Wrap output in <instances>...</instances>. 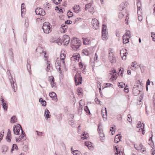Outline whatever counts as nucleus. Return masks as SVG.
<instances>
[{"mask_svg": "<svg viewBox=\"0 0 155 155\" xmlns=\"http://www.w3.org/2000/svg\"><path fill=\"white\" fill-rule=\"evenodd\" d=\"M20 129L21 130V135L19 137V139L21 140L23 137L25 136V134L23 131V130L21 128V125L19 124H18L15 125V127H14L13 131L14 134L16 135L19 134V133L20 131Z\"/></svg>", "mask_w": 155, "mask_h": 155, "instance_id": "obj_1", "label": "nucleus"}, {"mask_svg": "<svg viewBox=\"0 0 155 155\" xmlns=\"http://www.w3.org/2000/svg\"><path fill=\"white\" fill-rule=\"evenodd\" d=\"M42 28L45 33L49 34L52 31V25L49 23L45 22L43 23Z\"/></svg>", "mask_w": 155, "mask_h": 155, "instance_id": "obj_2", "label": "nucleus"}, {"mask_svg": "<svg viewBox=\"0 0 155 155\" xmlns=\"http://www.w3.org/2000/svg\"><path fill=\"white\" fill-rule=\"evenodd\" d=\"M108 58L110 61L112 63H114L116 62V58L114 54L112 49L110 48L109 50Z\"/></svg>", "mask_w": 155, "mask_h": 155, "instance_id": "obj_3", "label": "nucleus"}, {"mask_svg": "<svg viewBox=\"0 0 155 155\" xmlns=\"http://www.w3.org/2000/svg\"><path fill=\"white\" fill-rule=\"evenodd\" d=\"M66 52L64 50L62 51L60 54V60L62 62V64L64 67H65V59L66 58Z\"/></svg>", "mask_w": 155, "mask_h": 155, "instance_id": "obj_4", "label": "nucleus"}, {"mask_svg": "<svg viewBox=\"0 0 155 155\" xmlns=\"http://www.w3.org/2000/svg\"><path fill=\"white\" fill-rule=\"evenodd\" d=\"M130 37V32L129 30H127L126 32L123 37V43L126 44L129 42V39Z\"/></svg>", "mask_w": 155, "mask_h": 155, "instance_id": "obj_5", "label": "nucleus"}, {"mask_svg": "<svg viewBox=\"0 0 155 155\" xmlns=\"http://www.w3.org/2000/svg\"><path fill=\"white\" fill-rule=\"evenodd\" d=\"M75 81L76 86L79 85L82 83V78L80 74L79 73H77L75 76Z\"/></svg>", "mask_w": 155, "mask_h": 155, "instance_id": "obj_6", "label": "nucleus"}, {"mask_svg": "<svg viewBox=\"0 0 155 155\" xmlns=\"http://www.w3.org/2000/svg\"><path fill=\"white\" fill-rule=\"evenodd\" d=\"M117 73H116V70L113 69L112 71H110L109 75L110 79L112 81L115 80L117 78Z\"/></svg>", "mask_w": 155, "mask_h": 155, "instance_id": "obj_7", "label": "nucleus"}, {"mask_svg": "<svg viewBox=\"0 0 155 155\" xmlns=\"http://www.w3.org/2000/svg\"><path fill=\"white\" fill-rule=\"evenodd\" d=\"M72 45L76 48H78L81 45V41L78 40L77 39H74L71 40Z\"/></svg>", "mask_w": 155, "mask_h": 155, "instance_id": "obj_8", "label": "nucleus"}, {"mask_svg": "<svg viewBox=\"0 0 155 155\" xmlns=\"http://www.w3.org/2000/svg\"><path fill=\"white\" fill-rule=\"evenodd\" d=\"M134 147L137 150H140L142 152L146 150V148L141 143L135 144L134 145Z\"/></svg>", "mask_w": 155, "mask_h": 155, "instance_id": "obj_9", "label": "nucleus"}, {"mask_svg": "<svg viewBox=\"0 0 155 155\" xmlns=\"http://www.w3.org/2000/svg\"><path fill=\"white\" fill-rule=\"evenodd\" d=\"M102 128L101 124H99L98 125L97 130L100 136V139L101 140L103 139V138L104 137V134Z\"/></svg>", "mask_w": 155, "mask_h": 155, "instance_id": "obj_10", "label": "nucleus"}, {"mask_svg": "<svg viewBox=\"0 0 155 155\" xmlns=\"http://www.w3.org/2000/svg\"><path fill=\"white\" fill-rule=\"evenodd\" d=\"M91 24L94 28L95 29H98L100 24L98 20L96 18L93 19L91 21Z\"/></svg>", "mask_w": 155, "mask_h": 155, "instance_id": "obj_11", "label": "nucleus"}, {"mask_svg": "<svg viewBox=\"0 0 155 155\" xmlns=\"http://www.w3.org/2000/svg\"><path fill=\"white\" fill-rule=\"evenodd\" d=\"M70 40V38L67 35H64L63 36L62 39L64 45L67 46L69 44Z\"/></svg>", "mask_w": 155, "mask_h": 155, "instance_id": "obj_12", "label": "nucleus"}, {"mask_svg": "<svg viewBox=\"0 0 155 155\" xmlns=\"http://www.w3.org/2000/svg\"><path fill=\"white\" fill-rule=\"evenodd\" d=\"M127 54V50L126 49L123 48L120 50V54L123 60H125L126 59Z\"/></svg>", "mask_w": 155, "mask_h": 155, "instance_id": "obj_13", "label": "nucleus"}, {"mask_svg": "<svg viewBox=\"0 0 155 155\" xmlns=\"http://www.w3.org/2000/svg\"><path fill=\"white\" fill-rule=\"evenodd\" d=\"M48 81L52 88L56 87V84L54 82V79L53 76H49L48 78Z\"/></svg>", "mask_w": 155, "mask_h": 155, "instance_id": "obj_14", "label": "nucleus"}, {"mask_svg": "<svg viewBox=\"0 0 155 155\" xmlns=\"http://www.w3.org/2000/svg\"><path fill=\"white\" fill-rule=\"evenodd\" d=\"M35 12L37 15L44 16L45 15V11L42 8H37L35 10Z\"/></svg>", "mask_w": 155, "mask_h": 155, "instance_id": "obj_15", "label": "nucleus"}, {"mask_svg": "<svg viewBox=\"0 0 155 155\" xmlns=\"http://www.w3.org/2000/svg\"><path fill=\"white\" fill-rule=\"evenodd\" d=\"M9 79L11 84L12 87L13 89L14 92H15L17 89V87L16 84H15V80H13L11 76H9Z\"/></svg>", "mask_w": 155, "mask_h": 155, "instance_id": "obj_16", "label": "nucleus"}, {"mask_svg": "<svg viewBox=\"0 0 155 155\" xmlns=\"http://www.w3.org/2000/svg\"><path fill=\"white\" fill-rule=\"evenodd\" d=\"M55 65L56 68L58 69L60 71H61V67H63V68H65V67H64L62 65L61 60H60L58 58H57L56 61Z\"/></svg>", "mask_w": 155, "mask_h": 155, "instance_id": "obj_17", "label": "nucleus"}, {"mask_svg": "<svg viewBox=\"0 0 155 155\" xmlns=\"http://www.w3.org/2000/svg\"><path fill=\"white\" fill-rule=\"evenodd\" d=\"M83 43L84 45H89L91 43V40L89 38L83 37Z\"/></svg>", "mask_w": 155, "mask_h": 155, "instance_id": "obj_18", "label": "nucleus"}, {"mask_svg": "<svg viewBox=\"0 0 155 155\" xmlns=\"http://www.w3.org/2000/svg\"><path fill=\"white\" fill-rule=\"evenodd\" d=\"M92 4L89 3L86 5L85 6V9L86 10H88L90 12H92L94 11V8L91 6Z\"/></svg>", "mask_w": 155, "mask_h": 155, "instance_id": "obj_19", "label": "nucleus"}, {"mask_svg": "<svg viewBox=\"0 0 155 155\" xmlns=\"http://www.w3.org/2000/svg\"><path fill=\"white\" fill-rule=\"evenodd\" d=\"M119 148V147L118 146H117V147H115L114 148V151L115 154L117 155H123V152L120 150Z\"/></svg>", "mask_w": 155, "mask_h": 155, "instance_id": "obj_20", "label": "nucleus"}, {"mask_svg": "<svg viewBox=\"0 0 155 155\" xmlns=\"http://www.w3.org/2000/svg\"><path fill=\"white\" fill-rule=\"evenodd\" d=\"M68 26L66 24H62L60 28V30L61 33H64L66 31Z\"/></svg>", "mask_w": 155, "mask_h": 155, "instance_id": "obj_21", "label": "nucleus"}, {"mask_svg": "<svg viewBox=\"0 0 155 155\" xmlns=\"http://www.w3.org/2000/svg\"><path fill=\"white\" fill-rule=\"evenodd\" d=\"M101 114L102 115L103 118L106 119L107 117V110L105 107H104L102 108L101 111Z\"/></svg>", "mask_w": 155, "mask_h": 155, "instance_id": "obj_22", "label": "nucleus"}, {"mask_svg": "<svg viewBox=\"0 0 155 155\" xmlns=\"http://www.w3.org/2000/svg\"><path fill=\"white\" fill-rule=\"evenodd\" d=\"M80 57V55L78 53L74 54L71 58L72 60L79 61Z\"/></svg>", "mask_w": 155, "mask_h": 155, "instance_id": "obj_23", "label": "nucleus"}, {"mask_svg": "<svg viewBox=\"0 0 155 155\" xmlns=\"http://www.w3.org/2000/svg\"><path fill=\"white\" fill-rule=\"evenodd\" d=\"M6 139L8 142H10L11 139V131L9 129H8V132L6 137Z\"/></svg>", "mask_w": 155, "mask_h": 155, "instance_id": "obj_24", "label": "nucleus"}, {"mask_svg": "<svg viewBox=\"0 0 155 155\" xmlns=\"http://www.w3.org/2000/svg\"><path fill=\"white\" fill-rule=\"evenodd\" d=\"M49 96L52 98L53 100L57 101V98L56 94L53 92H52L49 93Z\"/></svg>", "mask_w": 155, "mask_h": 155, "instance_id": "obj_25", "label": "nucleus"}, {"mask_svg": "<svg viewBox=\"0 0 155 155\" xmlns=\"http://www.w3.org/2000/svg\"><path fill=\"white\" fill-rule=\"evenodd\" d=\"M36 51L38 52L40 54H41L42 53H44V56L45 57V58L46 57V53L45 51L43 52V48L40 47H39L38 48H37V49H36Z\"/></svg>", "mask_w": 155, "mask_h": 155, "instance_id": "obj_26", "label": "nucleus"}, {"mask_svg": "<svg viewBox=\"0 0 155 155\" xmlns=\"http://www.w3.org/2000/svg\"><path fill=\"white\" fill-rule=\"evenodd\" d=\"M77 91L78 93V95L80 97H82L83 96V89L81 87H78L77 89Z\"/></svg>", "mask_w": 155, "mask_h": 155, "instance_id": "obj_27", "label": "nucleus"}, {"mask_svg": "<svg viewBox=\"0 0 155 155\" xmlns=\"http://www.w3.org/2000/svg\"><path fill=\"white\" fill-rule=\"evenodd\" d=\"M85 145L90 150H91L93 148V145L91 142L89 141L85 142Z\"/></svg>", "mask_w": 155, "mask_h": 155, "instance_id": "obj_28", "label": "nucleus"}, {"mask_svg": "<svg viewBox=\"0 0 155 155\" xmlns=\"http://www.w3.org/2000/svg\"><path fill=\"white\" fill-rule=\"evenodd\" d=\"M74 11L76 13H78L81 11V8L79 5H75L73 8Z\"/></svg>", "mask_w": 155, "mask_h": 155, "instance_id": "obj_29", "label": "nucleus"}, {"mask_svg": "<svg viewBox=\"0 0 155 155\" xmlns=\"http://www.w3.org/2000/svg\"><path fill=\"white\" fill-rule=\"evenodd\" d=\"M45 118H47V119L50 118L51 117V115L50 114V113L48 110L47 109H46L45 110Z\"/></svg>", "mask_w": 155, "mask_h": 155, "instance_id": "obj_30", "label": "nucleus"}, {"mask_svg": "<svg viewBox=\"0 0 155 155\" xmlns=\"http://www.w3.org/2000/svg\"><path fill=\"white\" fill-rule=\"evenodd\" d=\"M102 38L104 40H106L108 38L107 35V32H102Z\"/></svg>", "mask_w": 155, "mask_h": 155, "instance_id": "obj_31", "label": "nucleus"}, {"mask_svg": "<svg viewBox=\"0 0 155 155\" xmlns=\"http://www.w3.org/2000/svg\"><path fill=\"white\" fill-rule=\"evenodd\" d=\"M71 150L74 155H82L81 152L78 150H73L72 148Z\"/></svg>", "mask_w": 155, "mask_h": 155, "instance_id": "obj_32", "label": "nucleus"}, {"mask_svg": "<svg viewBox=\"0 0 155 155\" xmlns=\"http://www.w3.org/2000/svg\"><path fill=\"white\" fill-rule=\"evenodd\" d=\"M121 138V137L118 135H116L114 138V142L116 143H117L120 140Z\"/></svg>", "mask_w": 155, "mask_h": 155, "instance_id": "obj_33", "label": "nucleus"}, {"mask_svg": "<svg viewBox=\"0 0 155 155\" xmlns=\"http://www.w3.org/2000/svg\"><path fill=\"white\" fill-rule=\"evenodd\" d=\"M27 68L30 74H31V67L29 61H27Z\"/></svg>", "mask_w": 155, "mask_h": 155, "instance_id": "obj_34", "label": "nucleus"}, {"mask_svg": "<svg viewBox=\"0 0 155 155\" xmlns=\"http://www.w3.org/2000/svg\"><path fill=\"white\" fill-rule=\"evenodd\" d=\"M89 137L88 134L87 133H84L81 135V139L83 140H84L87 139Z\"/></svg>", "mask_w": 155, "mask_h": 155, "instance_id": "obj_35", "label": "nucleus"}, {"mask_svg": "<svg viewBox=\"0 0 155 155\" xmlns=\"http://www.w3.org/2000/svg\"><path fill=\"white\" fill-rule=\"evenodd\" d=\"M39 101L41 102L42 106H45L46 105V101L45 100H43L42 98H40L39 99Z\"/></svg>", "mask_w": 155, "mask_h": 155, "instance_id": "obj_36", "label": "nucleus"}, {"mask_svg": "<svg viewBox=\"0 0 155 155\" xmlns=\"http://www.w3.org/2000/svg\"><path fill=\"white\" fill-rule=\"evenodd\" d=\"M110 128H111V129H110L109 133L111 134L112 135H113L115 134V131L114 130L115 129L114 127H111Z\"/></svg>", "mask_w": 155, "mask_h": 155, "instance_id": "obj_37", "label": "nucleus"}, {"mask_svg": "<svg viewBox=\"0 0 155 155\" xmlns=\"http://www.w3.org/2000/svg\"><path fill=\"white\" fill-rule=\"evenodd\" d=\"M18 150V147L16 144H13L11 150V152H12L13 150Z\"/></svg>", "mask_w": 155, "mask_h": 155, "instance_id": "obj_38", "label": "nucleus"}, {"mask_svg": "<svg viewBox=\"0 0 155 155\" xmlns=\"http://www.w3.org/2000/svg\"><path fill=\"white\" fill-rule=\"evenodd\" d=\"M143 124V127H141V128H140L138 130V132H140L142 131V134L143 135H144L145 134V130L144 129V124Z\"/></svg>", "mask_w": 155, "mask_h": 155, "instance_id": "obj_39", "label": "nucleus"}, {"mask_svg": "<svg viewBox=\"0 0 155 155\" xmlns=\"http://www.w3.org/2000/svg\"><path fill=\"white\" fill-rule=\"evenodd\" d=\"M82 53L85 55H88L89 54V51L87 49H85L83 50Z\"/></svg>", "mask_w": 155, "mask_h": 155, "instance_id": "obj_40", "label": "nucleus"}, {"mask_svg": "<svg viewBox=\"0 0 155 155\" xmlns=\"http://www.w3.org/2000/svg\"><path fill=\"white\" fill-rule=\"evenodd\" d=\"M25 5L23 3L21 5V12L22 14L23 12H25Z\"/></svg>", "mask_w": 155, "mask_h": 155, "instance_id": "obj_41", "label": "nucleus"}, {"mask_svg": "<svg viewBox=\"0 0 155 155\" xmlns=\"http://www.w3.org/2000/svg\"><path fill=\"white\" fill-rule=\"evenodd\" d=\"M16 117L15 116H13L11 118L10 121L11 123H13L16 122Z\"/></svg>", "mask_w": 155, "mask_h": 155, "instance_id": "obj_42", "label": "nucleus"}, {"mask_svg": "<svg viewBox=\"0 0 155 155\" xmlns=\"http://www.w3.org/2000/svg\"><path fill=\"white\" fill-rule=\"evenodd\" d=\"M102 32H107V27L106 25H103L102 27Z\"/></svg>", "mask_w": 155, "mask_h": 155, "instance_id": "obj_43", "label": "nucleus"}, {"mask_svg": "<svg viewBox=\"0 0 155 155\" xmlns=\"http://www.w3.org/2000/svg\"><path fill=\"white\" fill-rule=\"evenodd\" d=\"M143 127V126L142 125L140 121H139L137 125V128H141V127Z\"/></svg>", "mask_w": 155, "mask_h": 155, "instance_id": "obj_44", "label": "nucleus"}, {"mask_svg": "<svg viewBox=\"0 0 155 155\" xmlns=\"http://www.w3.org/2000/svg\"><path fill=\"white\" fill-rule=\"evenodd\" d=\"M126 5L124 3H122L120 5V7L121 8V9H123L124 8L126 7Z\"/></svg>", "mask_w": 155, "mask_h": 155, "instance_id": "obj_45", "label": "nucleus"}, {"mask_svg": "<svg viewBox=\"0 0 155 155\" xmlns=\"http://www.w3.org/2000/svg\"><path fill=\"white\" fill-rule=\"evenodd\" d=\"M137 14L139 15H143L142 10V8L137 9Z\"/></svg>", "mask_w": 155, "mask_h": 155, "instance_id": "obj_46", "label": "nucleus"}, {"mask_svg": "<svg viewBox=\"0 0 155 155\" xmlns=\"http://www.w3.org/2000/svg\"><path fill=\"white\" fill-rule=\"evenodd\" d=\"M84 110L87 114H90L89 110L87 106L85 107Z\"/></svg>", "mask_w": 155, "mask_h": 155, "instance_id": "obj_47", "label": "nucleus"}, {"mask_svg": "<svg viewBox=\"0 0 155 155\" xmlns=\"http://www.w3.org/2000/svg\"><path fill=\"white\" fill-rule=\"evenodd\" d=\"M2 105L3 106V107L5 110H7V106L6 105V104L5 103H4V100H2Z\"/></svg>", "mask_w": 155, "mask_h": 155, "instance_id": "obj_48", "label": "nucleus"}, {"mask_svg": "<svg viewBox=\"0 0 155 155\" xmlns=\"http://www.w3.org/2000/svg\"><path fill=\"white\" fill-rule=\"evenodd\" d=\"M61 1V0H53L54 3L56 5L59 4Z\"/></svg>", "mask_w": 155, "mask_h": 155, "instance_id": "obj_49", "label": "nucleus"}, {"mask_svg": "<svg viewBox=\"0 0 155 155\" xmlns=\"http://www.w3.org/2000/svg\"><path fill=\"white\" fill-rule=\"evenodd\" d=\"M151 34L153 41H155V33L152 32L151 33Z\"/></svg>", "mask_w": 155, "mask_h": 155, "instance_id": "obj_50", "label": "nucleus"}, {"mask_svg": "<svg viewBox=\"0 0 155 155\" xmlns=\"http://www.w3.org/2000/svg\"><path fill=\"white\" fill-rule=\"evenodd\" d=\"M127 120L130 122H131L132 121L131 117L130 115L128 114L127 115Z\"/></svg>", "mask_w": 155, "mask_h": 155, "instance_id": "obj_51", "label": "nucleus"}, {"mask_svg": "<svg viewBox=\"0 0 155 155\" xmlns=\"http://www.w3.org/2000/svg\"><path fill=\"white\" fill-rule=\"evenodd\" d=\"M67 15L68 17H70L73 16V13L71 12H68L67 13Z\"/></svg>", "mask_w": 155, "mask_h": 155, "instance_id": "obj_52", "label": "nucleus"}, {"mask_svg": "<svg viewBox=\"0 0 155 155\" xmlns=\"http://www.w3.org/2000/svg\"><path fill=\"white\" fill-rule=\"evenodd\" d=\"M137 9L141 8V4L140 2H137Z\"/></svg>", "mask_w": 155, "mask_h": 155, "instance_id": "obj_53", "label": "nucleus"}, {"mask_svg": "<svg viewBox=\"0 0 155 155\" xmlns=\"http://www.w3.org/2000/svg\"><path fill=\"white\" fill-rule=\"evenodd\" d=\"M143 15H138V18L139 21H141L143 19Z\"/></svg>", "mask_w": 155, "mask_h": 155, "instance_id": "obj_54", "label": "nucleus"}, {"mask_svg": "<svg viewBox=\"0 0 155 155\" xmlns=\"http://www.w3.org/2000/svg\"><path fill=\"white\" fill-rule=\"evenodd\" d=\"M82 101V100H81L80 101V102H79V104L80 106L79 107V110H81V111L83 109V107L82 105H81V102Z\"/></svg>", "mask_w": 155, "mask_h": 155, "instance_id": "obj_55", "label": "nucleus"}, {"mask_svg": "<svg viewBox=\"0 0 155 155\" xmlns=\"http://www.w3.org/2000/svg\"><path fill=\"white\" fill-rule=\"evenodd\" d=\"M50 64H48V65L47 67V68L46 69V70L47 71L49 72V70L50 69Z\"/></svg>", "mask_w": 155, "mask_h": 155, "instance_id": "obj_56", "label": "nucleus"}, {"mask_svg": "<svg viewBox=\"0 0 155 155\" xmlns=\"http://www.w3.org/2000/svg\"><path fill=\"white\" fill-rule=\"evenodd\" d=\"M79 67L81 69L83 68L84 65L81 62L79 63Z\"/></svg>", "mask_w": 155, "mask_h": 155, "instance_id": "obj_57", "label": "nucleus"}, {"mask_svg": "<svg viewBox=\"0 0 155 155\" xmlns=\"http://www.w3.org/2000/svg\"><path fill=\"white\" fill-rule=\"evenodd\" d=\"M124 70L123 69H120L119 70V73H120V74L121 76H123V72Z\"/></svg>", "mask_w": 155, "mask_h": 155, "instance_id": "obj_58", "label": "nucleus"}, {"mask_svg": "<svg viewBox=\"0 0 155 155\" xmlns=\"http://www.w3.org/2000/svg\"><path fill=\"white\" fill-rule=\"evenodd\" d=\"M65 22V24H71L72 23V21L70 20H67V21H66Z\"/></svg>", "mask_w": 155, "mask_h": 155, "instance_id": "obj_59", "label": "nucleus"}, {"mask_svg": "<svg viewBox=\"0 0 155 155\" xmlns=\"http://www.w3.org/2000/svg\"><path fill=\"white\" fill-rule=\"evenodd\" d=\"M95 101L96 102V103L97 104H99L100 103V101L98 99V98L96 97L95 99Z\"/></svg>", "mask_w": 155, "mask_h": 155, "instance_id": "obj_60", "label": "nucleus"}, {"mask_svg": "<svg viewBox=\"0 0 155 155\" xmlns=\"http://www.w3.org/2000/svg\"><path fill=\"white\" fill-rule=\"evenodd\" d=\"M97 87L99 88L100 92V91H101V86L100 83H97Z\"/></svg>", "mask_w": 155, "mask_h": 155, "instance_id": "obj_61", "label": "nucleus"}, {"mask_svg": "<svg viewBox=\"0 0 155 155\" xmlns=\"http://www.w3.org/2000/svg\"><path fill=\"white\" fill-rule=\"evenodd\" d=\"M124 91L126 93H127L129 92L128 88L125 87L124 89Z\"/></svg>", "mask_w": 155, "mask_h": 155, "instance_id": "obj_62", "label": "nucleus"}, {"mask_svg": "<svg viewBox=\"0 0 155 155\" xmlns=\"http://www.w3.org/2000/svg\"><path fill=\"white\" fill-rule=\"evenodd\" d=\"M153 14L154 15H155V4L153 6Z\"/></svg>", "mask_w": 155, "mask_h": 155, "instance_id": "obj_63", "label": "nucleus"}, {"mask_svg": "<svg viewBox=\"0 0 155 155\" xmlns=\"http://www.w3.org/2000/svg\"><path fill=\"white\" fill-rule=\"evenodd\" d=\"M150 81L149 79H148L147 81L146 85H150Z\"/></svg>", "mask_w": 155, "mask_h": 155, "instance_id": "obj_64", "label": "nucleus"}]
</instances>
